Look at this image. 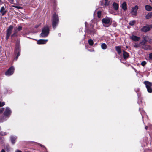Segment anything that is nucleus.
Listing matches in <instances>:
<instances>
[{
    "label": "nucleus",
    "mask_w": 152,
    "mask_h": 152,
    "mask_svg": "<svg viewBox=\"0 0 152 152\" xmlns=\"http://www.w3.org/2000/svg\"><path fill=\"white\" fill-rule=\"evenodd\" d=\"M52 21L53 28L55 29L58 25L59 22V18L58 15L56 14H53L52 17Z\"/></svg>",
    "instance_id": "f257e3e1"
},
{
    "label": "nucleus",
    "mask_w": 152,
    "mask_h": 152,
    "mask_svg": "<svg viewBox=\"0 0 152 152\" xmlns=\"http://www.w3.org/2000/svg\"><path fill=\"white\" fill-rule=\"evenodd\" d=\"M49 29L48 26L44 27L42 29V32L40 34L41 37L45 38L49 34Z\"/></svg>",
    "instance_id": "f03ea898"
},
{
    "label": "nucleus",
    "mask_w": 152,
    "mask_h": 152,
    "mask_svg": "<svg viewBox=\"0 0 152 152\" xmlns=\"http://www.w3.org/2000/svg\"><path fill=\"white\" fill-rule=\"evenodd\" d=\"M112 20L110 18L106 17L102 19V22L104 26L107 27L112 22Z\"/></svg>",
    "instance_id": "7ed1b4c3"
},
{
    "label": "nucleus",
    "mask_w": 152,
    "mask_h": 152,
    "mask_svg": "<svg viewBox=\"0 0 152 152\" xmlns=\"http://www.w3.org/2000/svg\"><path fill=\"white\" fill-rule=\"evenodd\" d=\"M11 113V111L10 109L8 107H7L6 108V110L4 113V116L3 118H0V122H2L6 120L4 118L7 117L9 116Z\"/></svg>",
    "instance_id": "20e7f679"
},
{
    "label": "nucleus",
    "mask_w": 152,
    "mask_h": 152,
    "mask_svg": "<svg viewBox=\"0 0 152 152\" xmlns=\"http://www.w3.org/2000/svg\"><path fill=\"white\" fill-rule=\"evenodd\" d=\"M144 84L145 85L148 91L150 93L152 92V83L148 81H145Z\"/></svg>",
    "instance_id": "39448f33"
},
{
    "label": "nucleus",
    "mask_w": 152,
    "mask_h": 152,
    "mask_svg": "<svg viewBox=\"0 0 152 152\" xmlns=\"http://www.w3.org/2000/svg\"><path fill=\"white\" fill-rule=\"evenodd\" d=\"M22 29V27L21 26H19L18 27H16L14 28V31L13 34L11 36L12 37L15 36H16L18 31H21Z\"/></svg>",
    "instance_id": "423d86ee"
},
{
    "label": "nucleus",
    "mask_w": 152,
    "mask_h": 152,
    "mask_svg": "<svg viewBox=\"0 0 152 152\" xmlns=\"http://www.w3.org/2000/svg\"><path fill=\"white\" fill-rule=\"evenodd\" d=\"M14 71L13 67H10L6 72L5 75L7 76H10L13 74Z\"/></svg>",
    "instance_id": "0eeeda50"
},
{
    "label": "nucleus",
    "mask_w": 152,
    "mask_h": 152,
    "mask_svg": "<svg viewBox=\"0 0 152 152\" xmlns=\"http://www.w3.org/2000/svg\"><path fill=\"white\" fill-rule=\"evenodd\" d=\"M152 28V25H150L148 26H143L141 29V31L143 32H146L149 31Z\"/></svg>",
    "instance_id": "6e6552de"
},
{
    "label": "nucleus",
    "mask_w": 152,
    "mask_h": 152,
    "mask_svg": "<svg viewBox=\"0 0 152 152\" xmlns=\"http://www.w3.org/2000/svg\"><path fill=\"white\" fill-rule=\"evenodd\" d=\"M138 7L137 5L133 7L132 8L131 13L132 15L136 16L137 15V11L138 9Z\"/></svg>",
    "instance_id": "1a4fd4ad"
},
{
    "label": "nucleus",
    "mask_w": 152,
    "mask_h": 152,
    "mask_svg": "<svg viewBox=\"0 0 152 152\" xmlns=\"http://www.w3.org/2000/svg\"><path fill=\"white\" fill-rule=\"evenodd\" d=\"M13 28V26L12 25H11L6 30V34L10 35L12 33Z\"/></svg>",
    "instance_id": "9d476101"
},
{
    "label": "nucleus",
    "mask_w": 152,
    "mask_h": 152,
    "mask_svg": "<svg viewBox=\"0 0 152 152\" xmlns=\"http://www.w3.org/2000/svg\"><path fill=\"white\" fill-rule=\"evenodd\" d=\"M96 30L95 28H91L86 30V32L91 35H94L96 33Z\"/></svg>",
    "instance_id": "9b49d317"
},
{
    "label": "nucleus",
    "mask_w": 152,
    "mask_h": 152,
    "mask_svg": "<svg viewBox=\"0 0 152 152\" xmlns=\"http://www.w3.org/2000/svg\"><path fill=\"white\" fill-rule=\"evenodd\" d=\"M130 39L133 41H137L140 40V38L134 35H132L130 36Z\"/></svg>",
    "instance_id": "f8f14e48"
},
{
    "label": "nucleus",
    "mask_w": 152,
    "mask_h": 152,
    "mask_svg": "<svg viewBox=\"0 0 152 152\" xmlns=\"http://www.w3.org/2000/svg\"><path fill=\"white\" fill-rule=\"evenodd\" d=\"M142 48L145 50H152V47L148 45H144L141 46Z\"/></svg>",
    "instance_id": "ddd939ff"
},
{
    "label": "nucleus",
    "mask_w": 152,
    "mask_h": 152,
    "mask_svg": "<svg viewBox=\"0 0 152 152\" xmlns=\"http://www.w3.org/2000/svg\"><path fill=\"white\" fill-rule=\"evenodd\" d=\"M48 41V39H40L37 41L38 44H43L46 43Z\"/></svg>",
    "instance_id": "4468645a"
},
{
    "label": "nucleus",
    "mask_w": 152,
    "mask_h": 152,
    "mask_svg": "<svg viewBox=\"0 0 152 152\" xmlns=\"http://www.w3.org/2000/svg\"><path fill=\"white\" fill-rule=\"evenodd\" d=\"M20 51V47L19 44H17L15 47V53H16Z\"/></svg>",
    "instance_id": "2eb2a0df"
},
{
    "label": "nucleus",
    "mask_w": 152,
    "mask_h": 152,
    "mask_svg": "<svg viewBox=\"0 0 152 152\" xmlns=\"http://www.w3.org/2000/svg\"><path fill=\"white\" fill-rule=\"evenodd\" d=\"M122 9L124 11H126L127 9V5L125 2H124L121 4V6Z\"/></svg>",
    "instance_id": "dca6fc26"
},
{
    "label": "nucleus",
    "mask_w": 152,
    "mask_h": 152,
    "mask_svg": "<svg viewBox=\"0 0 152 152\" xmlns=\"http://www.w3.org/2000/svg\"><path fill=\"white\" fill-rule=\"evenodd\" d=\"M129 54L126 52L124 51H123V58L124 59H126L129 56Z\"/></svg>",
    "instance_id": "f3484780"
},
{
    "label": "nucleus",
    "mask_w": 152,
    "mask_h": 152,
    "mask_svg": "<svg viewBox=\"0 0 152 152\" xmlns=\"http://www.w3.org/2000/svg\"><path fill=\"white\" fill-rule=\"evenodd\" d=\"M113 6L115 10H118L119 8V5L118 4L115 2H114L113 4Z\"/></svg>",
    "instance_id": "a211bd4d"
},
{
    "label": "nucleus",
    "mask_w": 152,
    "mask_h": 152,
    "mask_svg": "<svg viewBox=\"0 0 152 152\" xmlns=\"http://www.w3.org/2000/svg\"><path fill=\"white\" fill-rule=\"evenodd\" d=\"M0 12L2 14V16H3L6 13V11L5 10V8L4 7H2L0 10Z\"/></svg>",
    "instance_id": "6ab92c4d"
},
{
    "label": "nucleus",
    "mask_w": 152,
    "mask_h": 152,
    "mask_svg": "<svg viewBox=\"0 0 152 152\" xmlns=\"http://www.w3.org/2000/svg\"><path fill=\"white\" fill-rule=\"evenodd\" d=\"M143 40L146 42H148L150 43H151V41L150 39L148 36L143 37Z\"/></svg>",
    "instance_id": "aec40b11"
},
{
    "label": "nucleus",
    "mask_w": 152,
    "mask_h": 152,
    "mask_svg": "<svg viewBox=\"0 0 152 152\" xmlns=\"http://www.w3.org/2000/svg\"><path fill=\"white\" fill-rule=\"evenodd\" d=\"M116 50L117 52L119 54L121 53V48L120 46H116L115 47Z\"/></svg>",
    "instance_id": "412c9836"
},
{
    "label": "nucleus",
    "mask_w": 152,
    "mask_h": 152,
    "mask_svg": "<svg viewBox=\"0 0 152 152\" xmlns=\"http://www.w3.org/2000/svg\"><path fill=\"white\" fill-rule=\"evenodd\" d=\"M17 139V137H14V136H11V139L12 142L13 144H14L15 143V140Z\"/></svg>",
    "instance_id": "4be33fe9"
},
{
    "label": "nucleus",
    "mask_w": 152,
    "mask_h": 152,
    "mask_svg": "<svg viewBox=\"0 0 152 152\" xmlns=\"http://www.w3.org/2000/svg\"><path fill=\"white\" fill-rule=\"evenodd\" d=\"M145 8L146 10L150 11L152 10V7L149 5H146L145 6Z\"/></svg>",
    "instance_id": "5701e85b"
},
{
    "label": "nucleus",
    "mask_w": 152,
    "mask_h": 152,
    "mask_svg": "<svg viewBox=\"0 0 152 152\" xmlns=\"http://www.w3.org/2000/svg\"><path fill=\"white\" fill-rule=\"evenodd\" d=\"M101 47L102 49H105L107 48V46L105 43H103L101 44Z\"/></svg>",
    "instance_id": "b1692460"
},
{
    "label": "nucleus",
    "mask_w": 152,
    "mask_h": 152,
    "mask_svg": "<svg viewBox=\"0 0 152 152\" xmlns=\"http://www.w3.org/2000/svg\"><path fill=\"white\" fill-rule=\"evenodd\" d=\"M152 16V12H150L148 13L146 16L145 18L147 19H148L151 18Z\"/></svg>",
    "instance_id": "393cba45"
},
{
    "label": "nucleus",
    "mask_w": 152,
    "mask_h": 152,
    "mask_svg": "<svg viewBox=\"0 0 152 152\" xmlns=\"http://www.w3.org/2000/svg\"><path fill=\"white\" fill-rule=\"evenodd\" d=\"M97 17L99 18V19L98 21L100 20V18L101 17L102 13L101 11H98L97 12Z\"/></svg>",
    "instance_id": "a878e982"
},
{
    "label": "nucleus",
    "mask_w": 152,
    "mask_h": 152,
    "mask_svg": "<svg viewBox=\"0 0 152 152\" xmlns=\"http://www.w3.org/2000/svg\"><path fill=\"white\" fill-rule=\"evenodd\" d=\"M88 43L91 46H92L94 44V42L92 40L90 39L88 40Z\"/></svg>",
    "instance_id": "bb28decb"
},
{
    "label": "nucleus",
    "mask_w": 152,
    "mask_h": 152,
    "mask_svg": "<svg viewBox=\"0 0 152 152\" xmlns=\"http://www.w3.org/2000/svg\"><path fill=\"white\" fill-rule=\"evenodd\" d=\"M16 54H17V55L15 58H14V60H15L16 61L18 59V57L20 55V52H18V53H16Z\"/></svg>",
    "instance_id": "cd10ccee"
},
{
    "label": "nucleus",
    "mask_w": 152,
    "mask_h": 152,
    "mask_svg": "<svg viewBox=\"0 0 152 152\" xmlns=\"http://www.w3.org/2000/svg\"><path fill=\"white\" fill-rule=\"evenodd\" d=\"M6 149L7 152H9L10 151V148L9 145H7L6 147Z\"/></svg>",
    "instance_id": "c85d7f7f"
},
{
    "label": "nucleus",
    "mask_w": 152,
    "mask_h": 152,
    "mask_svg": "<svg viewBox=\"0 0 152 152\" xmlns=\"http://www.w3.org/2000/svg\"><path fill=\"white\" fill-rule=\"evenodd\" d=\"M146 42L145 40H143L142 41V42H140V44L142 45H145V44L146 43Z\"/></svg>",
    "instance_id": "c756f323"
},
{
    "label": "nucleus",
    "mask_w": 152,
    "mask_h": 152,
    "mask_svg": "<svg viewBox=\"0 0 152 152\" xmlns=\"http://www.w3.org/2000/svg\"><path fill=\"white\" fill-rule=\"evenodd\" d=\"M135 23V21H131L129 23V25H130L131 26H133V25H134V24Z\"/></svg>",
    "instance_id": "7c9ffc66"
},
{
    "label": "nucleus",
    "mask_w": 152,
    "mask_h": 152,
    "mask_svg": "<svg viewBox=\"0 0 152 152\" xmlns=\"http://www.w3.org/2000/svg\"><path fill=\"white\" fill-rule=\"evenodd\" d=\"M5 104V103L4 102H0V107L4 106Z\"/></svg>",
    "instance_id": "2f4dec72"
},
{
    "label": "nucleus",
    "mask_w": 152,
    "mask_h": 152,
    "mask_svg": "<svg viewBox=\"0 0 152 152\" xmlns=\"http://www.w3.org/2000/svg\"><path fill=\"white\" fill-rule=\"evenodd\" d=\"M146 64V62L145 61H142L141 63V64L142 66H144Z\"/></svg>",
    "instance_id": "473e14b6"
},
{
    "label": "nucleus",
    "mask_w": 152,
    "mask_h": 152,
    "mask_svg": "<svg viewBox=\"0 0 152 152\" xmlns=\"http://www.w3.org/2000/svg\"><path fill=\"white\" fill-rule=\"evenodd\" d=\"M4 110V109L3 108H0V113H2Z\"/></svg>",
    "instance_id": "72a5a7b5"
},
{
    "label": "nucleus",
    "mask_w": 152,
    "mask_h": 152,
    "mask_svg": "<svg viewBox=\"0 0 152 152\" xmlns=\"http://www.w3.org/2000/svg\"><path fill=\"white\" fill-rule=\"evenodd\" d=\"M148 127L150 129H152V125L151 124H148Z\"/></svg>",
    "instance_id": "f704fd0d"
},
{
    "label": "nucleus",
    "mask_w": 152,
    "mask_h": 152,
    "mask_svg": "<svg viewBox=\"0 0 152 152\" xmlns=\"http://www.w3.org/2000/svg\"><path fill=\"white\" fill-rule=\"evenodd\" d=\"M149 58L150 59H152V53H151L149 54Z\"/></svg>",
    "instance_id": "c9c22d12"
},
{
    "label": "nucleus",
    "mask_w": 152,
    "mask_h": 152,
    "mask_svg": "<svg viewBox=\"0 0 152 152\" xmlns=\"http://www.w3.org/2000/svg\"><path fill=\"white\" fill-rule=\"evenodd\" d=\"M13 7H15L17 9H21L22 8V7H21L20 6H13Z\"/></svg>",
    "instance_id": "e433bc0d"
},
{
    "label": "nucleus",
    "mask_w": 152,
    "mask_h": 152,
    "mask_svg": "<svg viewBox=\"0 0 152 152\" xmlns=\"http://www.w3.org/2000/svg\"><path fill=\"white\" fill-rule=\"evenodd\" d=\"M6 39L7 40L8 39V38L10 36V35H9L7 34H6Z\"/></svg>",
    "instance_id": "4c0bfd02"
},
{
    "label": "nucleus",
    "mask_w": 152,
    "mask_h": 152,
    "mask_svg": "<svg viewBox=\"0 0 152 152\" xmlns=\"http://www.w3.org/2000/svg\"><path fill=\"white\" fill-rule=\"evenodd\" d=\"M104 0L105 1V5H108V4L107 3L108 0Z\"/></svg>",
    "instance_id": "58836bf2"
},
{
    "label": "nucleus",
    "mask_w": 152,
    "mask_h": 152,
    "mask_svg": "<svg viewBox=\"0 0 152 152\" xmlns=\"http://www.w3.org/2000/svg\"><path fill=\"white\" fill-rule=\"evenodd\" d=\"M139 45L137 44H135L134 45V47L136 48L138 47Z\"/></svg>",
    "instance_id": "ea45409f"
},
{
    "label": "nucleus",
    "mask_w": 152,
    "mask_h": 152,
    "mask_svg": "<svg viewBox=\"0 0 152 152\" xmlns=\"http://www.w3.org/2000/svg\"><path fill=\"white\" fill-rule=\"evenodd\" d=\"M15 152H22V151H20V150H17Z\"/></svg>",
    "instance_id": "a19ab883"
},
{
    "label": "nucleus",
    "mask_w": 152,
    "mask_h": 152,
    "mask_svg": "<svg viewBox=\"0 0 152 152\" xmlns=\"http://www.w3.org/2000/svg\"><path fill=\"white\" fill-rule=\"evenodd\" d=\"M9 1L11 3H13V0H9Z\"/></svg>",
    "instance_id": "79ce46f5"
},
{
    "label": "nucleus",
    "mask_w": 152,
    "mask_h": 152,
    "mask_svg": "<svg viewBox=\"0 0 152 152\" xmlns=\"http://www.w3.org/2000/svg\"><path fill=\"white\" fill-rule=\"evenodd\" d=\"M148 128V126H145V129L146 130H147Z\"/></svg>",
    "instance_id": "37998d69"
},
{
    "label": "nucleus",
    "mask_w": 152,
    "mask_h": 152,
    "mask_svg": "<svg viewBox=\"0 0 152 152\" xmlns=\"http://www.w3.org/2000/svg\"><path fill=\"white\" fill-rule=\"evenodd\" d=\"M1 152H5V151L4 149H2L1 151Z\"/></svg>",
    "instance_id": "c03bdc74"
},
{
    "label": "nucleus",
    "mask_w": 152,
    "mask_h": 152,
    "mask_svg": "<svg viewBox=\"0 0 152 152\" xmlns=\"http://www.w3.org/2000/svg\"><path fill=\"white\" fill-rule=\"evenodd\" d=\"M87 23L86 22H85V26H86V24Z\"/></svg>",
    "instance_id": "a18cd8bd"
},
{
    "label": "nucleus",
    "mask_w": 152,
    "mask_h": 152,
    "mask_svg": "<svg viewBox=\"0 0 152 152\" xmlns=\"http://www.w3.org/2000/svg\"><path fill=\"white\" fill-rule=\"evenodd\" d=\"M5 133H4L3 134H2L1 135H5Z\"/></svg>",
    "instance_id": "49530a36"
},
{
    "label": "nucleus",
    "mask_w": 152,
    "mask_h": 152,
    "mask_svg": "<svg viewBox=\"0 0 152 152\" xmlns=\"http://www.w3.org/2000/svg\"><path fill=\"white\" fill-rule=\"evenodd\" d=\"M95 13H96V12H95L94 13V15H95Z\"/></svg>",
    "instance_id": "de8ad7c7"
},
{
    "label": "nucleus",
    "mask_w": 152,
    "mask_h": 152,
    "mask_svg": "<svg viewBox=\"0 0 152 152\" xmlns=\"http://www.w3.org/2000/svg\"><path fill=\"white\" fill-rule=\"evenodd\" d=\"M36 28H37V26H36Z\"/></svg>",
    "instance_id": "09e8293b"
},
{
    "label": "nucleus",
    "mask_w": 152,
    "mask_h": 152,
    "mask_svg": "<svg viewBox=\"0 0 152 152\" xmlns=\"http://www.w3.org/2000/svg\"><path fill=\"white\" fill-rule=\"evenodd\" d=\"M1 2V0H0V2Z\"/></svg>",
    "instance_id": "8fccbe9b"
}]
</instances>
